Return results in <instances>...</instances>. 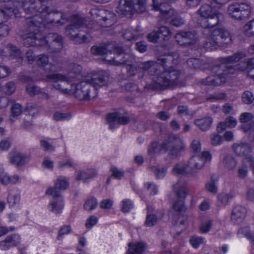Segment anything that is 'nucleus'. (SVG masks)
Returning a JSON list of instances; mask_svg holds the SVG:
<instances>
[{
  "mask_svg": "<svg viewBox=\"0 0 254 254\" xmlns=\"http://www.w3.org/2000/svg\"><path fill=\"white\" fill-rule=\"evenodd\" d=\"M49 57L45 54L39 55L37 58L36 63L38 66L44 68L46 66H51L49 63Z\"/></svg>",
  "mask_w": 254,
  "mask_h": 254,
  "instance_id": "nucleus-43",
  "label": "nucleus"
},
{
  "mask_svg": "<svg viewBox=\"0 0 254 254\" xmlns=\"http://www.w3.org/2000/svg\"><path fill=\"white\" fill-rule=\"evenodd\" d=\"M47 78L53 81L54 88L59 90L62 94L70 95L71 92L70 86L67 81V77L65 75L59 73L48 74Z\"/></svg>",
  "mask_w": 254,
  "mask_h": 254,
  "instance_id": "nucleus-14",
  "label": "nucleus"
},
{
  "mask_svg": "<svg viewBox=\"0 0 254 254\" xmlns=\"http://www.w3.org/2000/svg\"><path fill=\"white\" fill-rule=\"evenodd\" d=\"M175 39L178 44L185 46L192 45L196 41L195 33L190 31H181L177 33Z\"/></svg>",
  "mask_w": 254,
  "mask_h": 254,
  "instance_id": "nucleus-20",
  "label": "nucleus"
},
{
  "mask_svg": "<svg viewBox=\"0 0 254 254\" xmlns=\"http://www.w3.org/2000/svg\"><path fill=\"white\" fill-rule=\"evenodd\" d=\"M239 237L245 236L250 240L251 243L254 246V235L252 236L248 228L240 229L238 232Z\"/></svg>",
  "mask_w": 254,
  "mask_h": 254,
  "instance_id": "nucleus-48",
  "label": "nucleus"
},
{
  "mask_svg": "<svg viewBox=\"0 0 254 254\" xmlns=\"http://www.w3.org/2000/svg\"><path fill=\"white\" fill-rule=\"evenodd\" d=\"M177 223L182 230L185 229L188 225V218L185 216L180 215L178 218Z\"/></svg>",
  "mask_w": 254,
  "mask_h": 254,
  "instance_id": "nucleus-63",
  "label": "nucleus"
},
{
  "mask_svg": "<svg viewBox=\"0 0 254 254\" xmlns=\"http://www.w3.org/2000/svg\"><path fill=\"white\" fill-rule=\"evenodd\" d=\"M157 75L153 79L152 88L165 89L180 83L182 72L175 67H170Z\"/></svg>",
  "mask_w": 254,
  "mask_h": 254,
  "instance_id": "nucleus-4",
  "label": "nucleus"
},
{
  "mask_svg": "<svg viewBox=\"0 0 254 254\" xmlns=\"http://www.w3.org/2000/svg\"><path fill=\"white\" fill-rule=\"evenodd\" d=\"M144 249V244L142 242L131 243L128 245L127 254H140Z\"/></svg>",
  "mask_w": 254,
  "mask_h": 254,
  "instance_id": "nucleus-34",
  "label": "nucleus"
},
{
  "mask_svg": "<svg viewBox=\"0 0 254 254\" xmlns=\"http://www.w3.org/2000/svg\"><path fill=\"white\" fill-rule=\"evenodd\" d=\"M198 12L201 17L198 20V24L205 29L217 25L219 22L220 18L222 17L221 13L213 11L212 6L208 4L202 5Z\"/></svg>",
  "mask_w": 254,
  "mask_h": 254,
  "instance_id": "nucleus-7",
  "label": "nucleus"
},
{
  "mask_svg": "<svg viewBox=\"0 0 254 254\" xmlns=\"http://www.w3.org/2000/svg\"><path fill=\"white\" fill-rule=\"evenodd\" d=\"M67 21L66 15L61 11L53 10L50 7L44 12V16L41 22V27H45L49 25L51 27H59L63 25Z\"/></svg>",
  "mask_w": 254,
  "mask_h": 254,
  "instance_id": "nucleus-10",
  "label": "nucleus"
},
{
  "mask_svg": "<svg viewBox=\"0 0 254 254\" xmlns=\"http://www.w3.org/2000/svg\"><path fill=\"white\" fill-rule=\"evenodd\" d=\"M244 33L247 36H254V19L245 25Z\"/></svg>",
  "mask_w": 254,
  "mask_h": 254,
  "instance_id": "nucleus-49",
  "label": "nucleus"
},
{
  "mask_svg": "<svg viewBox=\"0 0 254 254\" xmlns=\"http://www.w3.org/2000/svg\"><path fill=\"white\" fill-rule=\"evenodd\" d=\"M98 218L94 215L89 216L85 223V226L88 230H91L94 226H95L98 222Z\"/></svg>",
  "mask_w": 254,
  "mask_h": 254,
  "instance_id": "nucleus-45",
  "label": "nucleus"
},
{
  "mask_svg": "<svg viewBox=\"0 0 254 254\" xmlns=\"http://www.w3.org/2000/svg\"><path fill=\"white\" fill-rule=\"evenodd\" d=\"M27 93L31 96L39 94L41 92V89L38 86L29 84L26 87Z\"/></svg>",
  "mask_w": 254,
  "mask_h": 254,
  "instance_id": "nucleus-52",
  "label": "nucleus"
},
{
  "mask_svg": "<svg viewBox=\"0 0 254 254\" xmlns=\"http://www.w3.org/2000/svg\"><path fill=\"white\" fill-rule=\"evenodd\" d=\"M98 205V201L96 198L91 197L87 199L84 205V208L87 211H92L95 209Z\"/></svg>",
  "mask_w": 254,
  "mask_h": 254,
  "instance_id": "nucleus-41",
  "label": "nucleus"
},
{
  "mask_svg": "<svg viewBox=\"0 0 254 254\" xmlns=\"http://www.w3.org/2000/svg\"><path fill=\"white\" fill-rule=\"evenodd\" d=\"M20 195L19 191L13 190L9 191L7 196V202L13 206L19 202Z\"/></svg>",
  "mask_w": 254,
  "mask_h": 254,
  "instance_id": "nucleus-36",
  "label": "nucleus"
},
{
  "mask_svg": "<svg viewBox=\"0 0 254 254\" xmlns=\"http://www.w3.org/2000/svg\"><path fill=\"white\" fill-rule=\"evenodd\" d=\"M254 64V57L245 59L243 61L239 63L235 66V68L241 72H245L248 75V71L250 69L251 66Z\"/></svg>",
  "mask_w": 254,
  "mask_h": 254,
  "instance_id": "nucleus-31",
  "label": "nucleus"
},
{
  "mask_svg": "<svg viewBox=\"0 0 254 254\" xmlns=\"http://www.w3.org/2000/svg\"><path fill=\"white\" fill-rule=\"evenodd\" d=\"M144 188L151 195H155L158 191L157 187L153 184L147 183L145 184Z\"/></svg>",
  "mask_w": 254,
  "mask_h": 254,
  "instance_id": "nucleus-56",
  "label": "nucleus"
},
{
  "mask_svg": "<svg viewBox=\"0 0 254 254\" xmlns=\"http://www.w3.org/2000/svg\"><path fill=\"white\" fill-rule=\"evenodd\" d=\"M26 23L29 28V32L23 38V44L26 47H43L47 44L46 39L40 33L39 28L41 22L37 21L35 18H26Z\"/></svg>",
  "mask_w": 254,
  "mask_h": 254,
  "instance_id": "nucleus-5",
  "label": "nucleus"
},
{
  "mask_svg": "<svg viewBox=\"0 0 254 254\" xmlns=\"http://www.w3.org/2000/svg\"><path fill=\"white\" fill-rule=\"evenodd\" d=\"M178 57V54L177 53H173L172 55H162L158 57L157 63L164 67H166L171 63L177 64Z\"/></svg>",
  "mask_w": 254,
  "mask_h": 254,
  "instance_id": "nucleus-24",
  "label": "nucleus"
},
{
  "mask_svg": "<svg viewBox=\"0 0 254 254\" xmlns=\"http://www.w3.org/2000/svg\"><path fill=\"white\" fill-rule=\"evenodd\" d=\"M145 71L152 75L157 74V70L156 65L152 62L140 63L138 65L132 64L128 70L130 75L134 76L137 74L139 78L143 76V72Z\"/></svg>",
  "mask_w": 254,
  "mask_h": 254,
  "instance_id": "nucleus-15",
  "label": "nucleus"
},
{
  "mask_svg": "<svg viewBox=\"0 0 254 254\" xmlns=\"http://www.w3.org/2000/svg\"><path fill=\"white\" fill-rule=\"evenodd\" d=\"M157 31L160 36V38H162L161 36L163 37L164 38H168L171 34V31L166 26H161L159 27Z\"/></svg>",
  "mask_w": 254,
  "mask_h": 254,
  "instance_id": "nucleus-59",
  "label": "nucleus"
},
{
  "mask_svg": "<svg viewBox=\"0 0 254 254\" xmlns=\"http://www.w3.org/2000/svg\"><path fill=\"white\" fill-rule=\"evenodd\" d=\"M145 9V0H120L117 11L121 15H127L133 12L142 13Z\"/></svg>",
  "mask_w": 254,
  "mask_h": 254,
  "instance_id": "nucleus-11",
  "label": "nucleus"
},
{
  "mask_svg": "<svg viewBox=\"0 0 254 254\" xmlns=\"http://www.w3.org/2000/svg\"><path fill=\"white\" fill-rule=\"evenodd\" d=\"M91 14H97L100 18L99 20H102L101 25L104 27H110L116 21L115 14L109 11L105 10L93 9L91 11Z\"/></svg>",
  "mask_w": 254,
  "mask_h": 254,
  "instance_id": "nucleus-18",
  "label": "nucleus"
},
{
  "mask_svg": "<svg viewBox=\"0 0 254 254\" xmlns=\"http://www.w3.org/2000/svg\"><path fill=\"white\" fill-rule=\"evenodd\" d=\"M212 122L213 120L210 117L195 119L193 121L194 124L202 131L209 129L211 127Z\"/></svg>",
  "mask_w": 254,
  "mask_h": 254,
  "instance_id": "nucleus-29",
  "label": "nucleus"
},
{
  "mask_svg": "<svg viewBox=\"0 0 254 254\" xmlns=\"http://www.w3.org/2000/svg\"><path fill=\"white\" fill-rule=\"evenodd\" d=\"M59 167L61 168L74 167L75 164L71 161V160H62L59 162Z\"/></svg>",
  "mask_w": 254,
  "mask_h": 254,
  "instance_id": "nucleus-61",
  "label": "nucleus"
},
{
  "mask_svg": "<svg viewBox=\"0 0 254 254\" xmlns=\"http://www.w3.org/2000/svg\"><path fill=\"white\" fill-rule=\"evenodd\" d=\"M10 12L7 10V8L0 9V24L4 23L9 19L8 15Z\"/></svg>",
  "mask_w": 254,
  "mask_h": 254,
  "instance_id": "nucleus-57",
  "label": "nucleus"
},
{
  "mask_svg": "<svg viewBox=\"0 0 254 254\" xmlns=\"http://www.w3.org/2000/svg\"><path fill=\"white\" fill-rule=\"evenodd\" d=\"M242 102L246 104H251L254 101V96L253 93L249 90L243 92L242 95Z\"/></svg>",
  "mask_w": 254,
  "mask_h": 254,
  "instance_id": "nucleus-44",
  "label": "nucleus"
},
{
  "mask_svg": "<svg viewBox=\"0 0 254 254\" xmlns=\"http://www.w3.org/2000/svg\"><path fill=\"white\" fill-rule=\"evenodd\" d=\"M0 180L2 184L7 185L9 184H16L19 182L20 178L16 175L10 177L6 173L2 172L0 174Z\"/></svg>",
  "mask_w": 254,
  "mask_h": 254,
  "instance_id": "nucleus-35",
  "label": "nucleus"
},
{
  "mask_svg": "<svg viewBox=\"0 0 254 254\" xmlns=\"http://www.w3.org/2000/svg\"><path fill=\"white\" fill-rule=\"evenodd\" d=\"M211 39L218 46H222L228 44L231 42L229 32L226 29L218 28L211 33Z\"/></svg>",
  "mask_w": 254,
  "mask_h": 254,
  "instance_id": "nucleus-17",
  "label": "nucleus"
},
{
  "mask_svg": "<svg viewBox=\"0 0 254 254\" xmlns=\"http://www.w3.org/2000/svg\"><path fill=\"white\" fill-rule=\"evenodd\" d=\"M218 181L219 177L217 176L212 177L211 180L207 182L205 184L206 190L212 194H216L218 190Z\"/></svg>",
  "mask_w": 254,
  "mask_h": 254,
  "instance_id": "nucleus-33",
  "label": "nucleus"
},
{
  "mask_svg": "<svg viewBox=\"0 0 254 254\" xmlns=\"http://www.w3.org/2000/svg\"><path fill=\"white\" fill-rule=\"evenodd\" d=\"M44 0H22V6L26 14H31L34 16L27 18H35L41 20L44 16V12L48 10L49 7L44 4Z\"/></svg>",
  "mask_w": 254,
  "mask_h": 254,
  "instance_id": "nucleus-9",
  "label": "nucleus"
},
{
  "mask_svg": "<svg viewBox=\"0 0 254 254\" xmlns=\"http://www.w3.org/2000/svg\"><path fill=\"white\" fill-rule=\"evenodd\" d=\"M97 175V172L94 170H88L87 171H77L75 174L76 180L78 181L87 182L93 179Z\"/></svg>",
  "mask_w": 254,
  "mask_h": 254,
  "instance_id": "nucleus-27",
  "label": "nucleus"
},
{
  "mask_svg": "<svg viewBox=\"0 0 254 254\" xmlns=\"http://www.w3.org/2000/svg\"><path fill=\"white\" fill-rule=\"evenodd\" d=\"M111 49L112 55L105 56L104 60L110 64L119 66L122 64L129 65L134 60V57L129 53H125L122 44H114Z\"/></svg>",
  "mask_w": 254,
  "mask_h": 254,
  "instance_id": "nucleus-6",
  "label": "nucleus"
},
{
  "mask_svg": "<svg viewBox=\"0 0 254 254\" xmlns=\"http://www.w3.org/2000/svg\"><path fill=\"white\" fill-rule=\"evenodd\" d=\"M89 23L86 18L74 15L70 24L65 27V34L75 44L88 43L92 40L90 35L88 34H82L80 32L83 29L91 28Z\"/></svg>",
  "mask_w": 254,
  "mask_h": 254,
  "instance_id": "nucleus-2",
  "label": "nucleus"
},
{
  "mask_svg": "<svg viewBox=\"0 0 254 254\" xmlns=\"http://www.w3.org/2000/svg\"><path fill=\"white\" fill-rule=\"evenodd\" d=\"M69 70L66 76L68 79L76 78L79 76L81 72L82 67L78 64H72L70 66Z\"/></svg>",
  "mask_w": 254,
  "mask_h": 254,
  "instance_id": "nucleus-38",
  "label": "nucleus"
},
{
  "mask_svg": "<svg viewBox=\"0 0 254 254\" xmlns=\"http://www.w3.org/2000/svg\"><path fill=\"white\" fill-rule=\"evenodd\" d=\"M8 240V242L10 245L12 247L16 245L20 242V238L18 235L14 234L12 236H8L6 238Z\"/></svg>",
  "mask_w": 254,
  "mask_h": 254,
  "instance_id": "nucleus-62",
  "label": "nucleus"
},
{
  "mask_svg": "<svg viewBox=\"0 0 254 254\" xmlns=\"http://www.w3.org/2000/svg\"><path fill=\"white\" fill-rule=\"evenodd\" d=\"M58 188L55 187H51L47 189L46 190V194L47 195H49L52 196L53 198H58L59 197H62L60 194V191Z\"/></svg>",
  "mask_w": 254,
  "mask_h": 254,
  "instance_id": "nucleus-53",
  "label": "nucleus"
},
{
  "mask_svg": "<svg viewBox=\"0 0 254 254\" xmlns=\"http://www.w3.org/2000/svg\"><path fill=\"white\" fill-rule=\"evenodd\" d=\"M184 148L183 140L176 135L171 134L161 145H159L157 142H152L148 148V153L150 157H154L162 150H164L165 152L168 151L171 155L177 156Z\"/></svg>",
  "mask_w": 254,
  "mask_h": 254,
  "instance_id": "nucleus-3",
  "label": "nucleus"
},
{
  "mask_svg": "<svg viewBox=\"0 0 254 254\" xmlns=\"http://www.w3.org/2000/svg\"><path fill=\"white\" fill-rule=\"evenodd\" d=\"M107 121L110 122H116L121 125H126L128 123L129 119L126 116H121L119 113H113L108 115Z\"/></svg>",
  "mask_w": 254,
  "mask_h": 254,
  "instance_id": "nucleus-32",
  "label": "nucleus"
},
{
  "mask_svg": "<svg viewBox=\"0 0 254 254\" xmlns=\"http://www.w3.org/2000/svg\"><path fill=\"white\" fill-rule=\"evenodd\" d=\"M15 84L12 81L6 83L2 86V92L7 95L12 94L15 92Z\"/></svg>",
  "mask_w": 254,
  "mask_h": 254,
  "instance_id": "nucleus-47",
  "label": "nucleus"
},
{
  "mask_svg": "<svg viewBox=\"0 0 254 254\" xmlns=\"http://www.w3.org/2000/svg\"><path fill=\"white\" fill-rule=\"evenodd\" d=\"M54 119L57 121H64L70 119L71 115L69 113L56 112L53 116Z\"/></svg>",
  "mask_w": 254,
  "mask_h": 254,
  "instance_id": "nucleus-54",
  "label": "nucleus"
},
{
  "mask_svg": "<svg viewBox=\"0 0 254 254\" xmlns=\"http://www.w3.org/2000/svg\"><path fill=\"white\" fill-rule=\"evenodd\" d=\"M70 95H74L80 100L88 101L97 95L96 89L88 81H82L79 83L70 84Z\"/></svg>",
  "mask_w": 254,
  "mask_h": 254,
  "instance_id": "nucleus-8",
  "label": "nucleus"
},
{
  "mask_svg": "<svg viewBox=\"0 0 254 254\" xmlns=\"http://www.w3.org/2000/svg\"><path fill=\"white\" fill-rule=\"evenodd\" d=\"M173 187H174V189L177 192L178 194L180 197L183 196V194H181L182 192L183 194H185L186 192L185 186L183 183H182L181 182H178V183L174 185Z\"/></svg>",
  "mask_w": 254,
  "mask_h": 254,
  "instance_id": "nucleus-58",
  "label": "nucleus"
},
{
  "mask_svg": "<svg viewBox=\"0 0 254 254\" xmlns=\"http://www.w3.org/2000/svg\"><path fill=\"white\" fill-rule=\"evenodd\" d=\"M11 110L12 116L13 117H17L21 114L22 108L19 104L15 103L11 107Z\"/></svg>",
  "mask_w": 254,
  "mask_h": 254,
  "instance_id": "nucleus-55",
  "label": "nucleus"
},
{
  "mask_svg": "<svg viewBox=\"0 0 254 254\" xmlns=\"http://www.w3.org/2000/svg\"><path fill=\"white\" fill-rule=\"evenodd\" d=\"M6 47L9 51V59L10 60L14 59L17 60L19 64H21L23 61V58L20 50L11 44H7Z\"/></svg>",
  "mask_w": 254,
  "mask_h": 254,
  "instance_id": "nucleus-28",
  "label": "nucleus"
},
{
  "mask_svg": "<svg viewBox=\"0 0 254 254\" xmlns=\"http://www.w3.org/2000/svg\"><path fill=\"white\" fill-rule=\"evenodd\" d=\"M151 6L152 9L160 11L162 17L166 20L173 17L175 15L174 10L169 7V4H163L159 3L158 0H152Z\"/></svg>",
  "mask_w": 254,
  "mask_h": 254,
  "instance_id": "nucleus-19",
  "label": "nucleus"
},
{
  "mask_svg": "<svg viewBox=\"0 0 254 254\" xmlns=\"http://www.w3.org/2000/svg\"><path fill=\"white\" fill-rule=\"evenodd\" d=\"M247 214L246 209L242 206H237L233 210L231 219L234 223L240 224L244 222Z\"/></svg>",
  "mask_w": 254,
  "mask_h": 254,
  "instance_id": "nucleus-23",
  "label": "nucleus"
},
{
  "mask_svg": "<svg viewBox=\"0 0 254 254\" xmlns=\"http://www.w3.org/2000/svg\"><path fill=\"white\" fill-rule=\"evenodd\" d=\"M109 79V75L106 72L101 71L94 73L88 82L95 89L96 86H103L106 85Z\"/></svg>",
  "mask_w": 254,
  "mask_h": 254,
  "instance_id": "nucleus-21",
  "label": "nucleus"
},
{
  "mask_svg": "<svg viewBox=\"0 0 254 254\" xmlns=\"http://www.w3.org/2000/svg\"><path fill=\"white\" fill-rule=\"evenodd\" d=\"M227 12L232 18L243 20L250 17L252 8L249 3L235 2L228 6Z\"/></svg>",
  "mask_w": 254,
  "mask_h": 254,
  "instance_id": "nucleus-12",
  "label": "nucleus"
},
{
  "mask_svg": "<svg viewBox=\"0 0 254 254\" xmlns=\"http://www.w3.org/2000/svg\"><path fill=\"white\" fill-rule=\"evenodd\" d=\"M114 44H110L104 46H93L91 49V52L92 54L95 55H106V56L109 54L110 55H112L111 49L113 48Z\"/></svg>",
  "mask_w": 254,
  "mask_h": 254,
  "instance_id": "nucleus-26",
  "label": "nucleus"
},
{
  "mask_svg": "<svg viewBox=\"0 0 254 254\" xmlns=\"http://www.w3.org/2000/svg\"><path fill=\"white\" fill-rule=\"evenodd\" d=\"M234 196L233 192L228 193L221 192L217 195L218 202L222 205H226L228 204L230 199H232Z\"/></svg>",
  "mask_w": 254,
  "mask_h": 254,
  "instance_id": "nucleus-39",
  "label": "nucleus"
},
{
  "mask_svg": "<svg viewBox=\"0 0 254 254\" xmlns=\"http://www.w3.org/2000/svg\"><path fill=\"white\" fill-rule=\"evenodd\" d=\"M213 222L211 220L203 222L200 226L199 231L202 234L207 233L210 231Z\"/></svg>",
  "mask_w": 254,
  "mask_h": 254,
  "instance_id": "nucleus-51",
  "label": "nucleus"
},
{
  "mask_svg": "<svg viewBox=\"0 0 254 254\" xmlns=\"http://www.w3.org/2000/svg\"><path fill=\"white\" fill-rule=\"evenodd\" d=\"M64 207V199L62 197L53 198L48 205L49 210L55 214L61 213Z\"/></svg>",
  "mask_w": 254,
  "mask_h": 254,
  "instance_id": "nucleus-25",
  "label": "nucleus"
},
{
  "mask_svg": "<svg viewBox=\"0 0 254 254\" xmlns=\"http://www.w3.org/2000/svg\"><path fill=\"white\" fill-rule=\"evenodd\" d=\"M69 181L64 177H59L55 181L54 185L60 190H64L69 187Z\"/></svg>",
  "mask_w": 254,
  "mask_h": 254,
  "instance_id": "nucleus-37",
  "label": "nucleus"
},
{
  "mask_svg": "<svg viewBox=\"0 0 254 254\" xmlns=\"http://www.w3.org/2000/svg\"><path fill=\"white\" fill-rule=\"evenodd\" d=\"M138 36V32L132 28L126 29L123 33L124 38L128 41L135 40Z\"/></svg>",
  "mask_w": 254,
  "mask_h": 254,
  "instance_id": "nucleus-42",
  "label": "nucleus"
},
{
  "mask_svg": "<svg viewBox=\"0 0 254 254\" xmlns=\"http://www.w3.org/2000/svg\"><path fill=\"white\" fill-rule=\"evenodd\" d=\"M206 163V160H190L188 166L184 163H179L174 168L173 172L176 175L189 174L195 176V170L201 169Z\"/></svg>",
  "mask_w": 254,
  "mask_h": 254,
  "instance_id": "nucleus-13",
  "label": "nucleus"
},
{
  "mask_svg": "<svg viewBox=\"0 0 254 254\" xmlns=\"http://www.w3.org/2000/svg\"><path fill=\"white\" fill-rule=\"evenodd\" d=\"M235 152L240 157H246V159H253L251 153L252 148L248 143H241L235 144L233 146Z\"/></svg>",
  "mask_w": 254,
  "mask_h": 254,
  "instance_id": "nucleus-22",
  "label": "nucleus"
},
{
  "mask_svg": "<svg viewBox=\"0 0 254 254\" xmlns=\"http://www.w3.org/2000/svg\"><path fill=\"white\" fill-rule=\"evenodd\" d=\"M190 243L192 248L197 249L201 245L206 244V240L203 237L194 236L190 238Z\"/></svg>",
  "mask_w": 254,
  "mask_h": 254,
  "instance_id": "nucleus-40",
  "label": "nucleus"
},
{
  "mask_svg": "<svg viewBox=\"0 0 254 254\" xmlns=\"http://www.w3.org/2000/svg\"><path fill=\"white\" fill-rule=\"evenodd\" d=\"M188 65L193 69H197L200 68L201 65V62L199 59L191 58L187 61Z\"/></svg>",
  "mask_w": 254,
  "mask_h": 254,
  "instance_id": "nucleus-50",
  "label": "nucleus"
},
{
  "mask_svg": "<svg viewBox=\"0 0 254 254\" xmlns=\"http://www.w3.org/2000/svg\"><path fill=\"white\" fill-rule=\"evenodd\" d=\"M133 207V202L129 199H125L121 202V210L124 213L129 212Z\"/></svg>",
  "mask_w": 254,
  "mask_h": 254,
  "instance_id": "nucleus-46",
  "label": "nucleus"
},
{
  "mask_svg": "<svg viewBox=\"0 0 254 254\" xmlns=\"http://www.w3.org/2000/svg\"><path fill=\"white\" fill-rule=\"evenodd\" d=\"M246 57L245 53L239 52L234 53L231 56L222 59V64L217 65L212 68V75L201 79L200 83L205 85L220 86L226 81V76L229 73H232L234 70L233 67L227 64L234 63L240 61Z\"/></svg>",
  "mask_w": 254,
  "mask_h": 254,
  "instance_id": "nucleus-1",
  "label": "nucleus"
},
{
  "mask_svg": "<svg viewBox=\"0 0 254 254\" xmlns=\"http://www.w3.org/2000/svg\"><path fill=\"white\" fill-rule=\"evenodd\" d=\"M190 148L192 151L198 153L200 151V141L199 139H193L190 144Z\"/></svg>",
  "mask_w": 254,
  "mask_h": 254,
  "instance_id": "nucleus-60",
  "label": "nucleus"
},
{
  "mask_svg": "<svg viewBox=\"0 0 254 254\" xmlns=\"http://www.w3.org/2000/svg\"><path fill=\"white\" fill-rule=\"evenodd\" d=\"M237 122L236 119L230 116L225 119L224 122H220L217 127V130L219 133L223 132L227 127L233 128L236 127Z\"/></svg>",
  "mask_w": 254,
  "mask_h": 254,
  "instance_id": "nucleus-30",
  "label": "nucleus"
},
{
  "mask_svg": "<svg viewBox=\"0 0 254 254\" xmlns=\"http://www.w3.org/2000/svg\"><path fill=\"white\" fill-rule=\"evenodd\" d=\"M63 37L57 33H50L46 39L47 44L43 47L49 52H58L63 48Z\"/></svg>",
  "mask_w": 254,
  "mask_h": 254,
  "instance_id": "nucleus-16",
  "label": "nucleus"
},
{
  "mask_svg": "<svg viewBox=\"0 0 254 254\" xmlns=\"http://www.w3.org/2000/svg\"><path fill=\"white\" fill-rule=\"evenodd\" d=\"M216 45L212 41V39H208L205 40L203 44V47L207 51H212L216 49Z\"/></svg>",
  "mask_w": 254,
  "mask_h": 254,
  "instance_id": "nucleus-64",
  "label": "nucleus"
}]
</instances>
